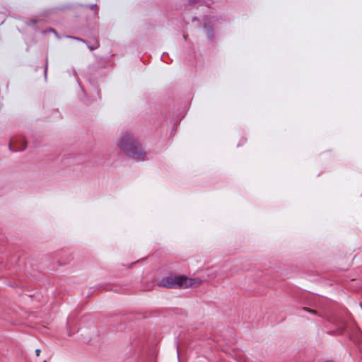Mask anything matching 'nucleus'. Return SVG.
<instances>
[{
  "mask_svg": "<svg viewBox=\"0 0 362 362\" xmlns=\"http://www.w3.org/2000/svg\"><path fill=\"white\" fill-rule=\"evenodd\" d=\"M117 146L121 151L136 161L146 159V153L134 135L127 132L120 138Z\"/></svg>",
  "mask_w": 362,
  "mask_h": 362,
  "instance_id": "f257e3e1",
  "label": "nucleus"
},
{
  "mask_svg": "<svg viewBox=\"0 0 362 362\" xmlns=\"http://www.w3.org/2000/svg\"><path fill=\"white\" fill-rule=\"evenodd\" d=\"M202 280L199 278H188L184 275L168 276L158 281L159 287L167 288H188L199 285Z\"/></svg>",
  "mask_w": 362,
  "mask_h": 362,
  "instance_id": "f03ea898",
  "label": "nucleus"
},
{
  "mask_svg": "<svg viewBox=\"0 0 362 362\" xmlns=\"http://www.w3.org/2000/svg\"><path fill=\"white\" fill-rule=\"evenodd\" d=\"M222 21V18H219L216 16H206L204 18V28L209 41H212L214 40V36L213 31L214 29L218 28V25L221 24Z\"/></svg>",
  "mask_w": 362,
  "mask_h": 362,
  "instance_id": "7ed1b4c3",
  "label": "nucleus"
},
{
  "mask_svg": "<svg viewBox=\"0 0 362 362\" xmlns=\"http://www.w3.org/2000/svg\"><path fill=\"white\" fill-rule=\"evenodd\" d=\"M18 144V141L16 139H13V144L11 143L8 145L10 151H22L26 148L27 143L24 139H21V141H19V145Z\"/></svg>",
  "mask_w": 362,
  "mask_h": 362,
  "instance_id": "20e7f679",
  "label": "nucleus"
},
{
  "mask_svg": "<svg viewBox=\"0 0 362 362\" xmlns=\"http://www.w3.org/2000/svg\"><path fill=\"white\" fill-rule=\"evenodd\" d=\"M190 4L198 2L202 4L209 6L211 4L212 0H189Z\"/></svg>",
  "mask_w": 362,
  "mask_h": 362,
  "instance_id": "39448f33",
  "label": "nucleus"
},
{
  "mask_svg": "<svg viewBox=\"0 0 362 362\" xmlns=\"http://www.w3.org/2000/svg\"><path fill=\"white\" fill-rule=\"evenodd\" d=\"M67 38H71V39H73V40H77V41H80V42H83L84 43H86V40L81 39V38H79V37H74V36H70V35H67L66 36Z\"/></svg>",
  "mask_w": 362,
  "mask_h": 362,
  "instance_id": "423d86ee",
  "label": "nucleus"
},
{
  "mask_svg": "<svg viewBox=\"0 0 362 362\" xmlns=\"http://www.w3.org/2000/svg\"><path fill=\"white\" fill-rule=\"evenodd\" d=\"M303 310H306V311H308V312H309L310 313H313V314H317L316 310H313V309H310V308H306V307H303Z\"/></svg>",
  "mask_w": 362,
  "mask_h": 362,
  "instance_id": "0eeeda50",
  "label": "nucleus"
},
{
  "mask_svg": "<svg viewBox=\"0 0 362 362\" xmlns=\"http://www.w3.org/2000/svg\"><path fill=\"white\" fill-rule=\"evenodd\" d=\"M47 32H52V33H54V34H55V35H56L58 38H60V37L58 35V33H57V31H56L54 29H53V28H50V29H49V30H47ZM44 33H47V31H45Z\"/></svg>",
  "mask_w": 362,
  "mask_h": 362,
  "instance_id": "6e6552de",
  "label": "nucleus"
},
{
  "mask_svg": "<svg viewBox=\"0 0 362 362\" xmlns=\"http://www.w3.org/2000/svg\"><path fill=\"white\" fill-rule=\"evenodd\" d=\"M35 23H36V20L32 18V19L29 20L28 23L30 25V24H35Z\"/></svg>",
  "mask_w": 362,
  "mask_h": 362,
  "instance_id": "1a4fd4ad",
  "label": "nucleus"
},
{
  "mask_svg": "<svg viewBox=\"0 0 362 362\" xmlns=\"http://www.w3.org/2000/svg\"><path fill=\"white\" fill-rule=\"evenodd\" d=\"M96 6H97V4H90V5H89V6H88V7H89L90 9H93V8H95Z\"/></svg>",
  "mask_w": 362,
  "mask_h": 362,
  "instance_id": "9d476101",
  "label": "nucleus"
},
{
  "mask_svg": "<svg viewBox=\"0 0 362 362\" xmlns=\"http://www.w3.org/2000/svg\"><path fill=\"white\" fill-rule=\"evenodd\" d=\"M98 47V45H96L95 46H88V48H89L90 50H93V49H96Z\"/></svg>",
  "mask_w": 362,
  "mask_h": 362,
  "instance_id": "9b49d317",
  "label": "nucleus"
},
{
  "mask_svg": "<svg viewBox=\"0 0 362 362\" xmlns=\"http://www.w3.org/2000/svg\"><path fill=\"white\" fill-rule=\"evenodd\" d=\"M40 352H41L40 349H37L35 350V355H36L37 356H40Z\"/></svg>",
  "mask_w": 362,
  "mask_h": 362,
  "instance_id": "f8f14e48",
  "label": "nucleus"
},
{
  "mask_svg": "<svg viewBox=\"0 0 362 362\" xmlns=\"http://www.w3.org/2000/svg\"><path fill=\"white\" fill-rule=\"evenodd\" d=\"M47 64H46L45 69V76H47Z\"/></svg>",
  "mask_w": 362,
  "mask_h": 362,
  "instance_id": "ddd939ff",
  "label": "nucleus"
},
{
  "mask_svg": "<svg viewBox=\"0 0 362 362\" xmlns=\"http://www.w3.org/2000/svg\"><path fill=\"white\" fill-rule=\"evenodd\" d=\"M177 358H178V360L180 361V356H179V353H178V350L177 349Z\"/></svg>",
  "mask_w": 362,
  "mask_h": 362,
  "instance_id": "4468645a",
  "label": "nucleus"
},
{
  "mask_svg": "<svg viewBox=\"0 0 362 362\" xmlns=\"http://www.w3.org/2000/svg\"><path fill=\"white\" fill-rule=\"evenodd\" d=\"M43 362H46V361L45 360Z\"/></svg>",
  "mask_w": 362,
  "mask_h": 362,
  "instance_id": "2eb2a0df",
  "label": "nucleus"
}]
</instances>
